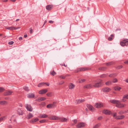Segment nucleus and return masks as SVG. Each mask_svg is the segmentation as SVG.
I'll list each match as a JSON object with an SVG mask.
<instances>
[{
  "instance_id": "obj_1",
  "label": "nucleus",
  "mask_w": 128,
  "mask_h": 128,
  "mask_svg": "<svg viewBox=\"0 0 128 128\" xmlns=\"http://www.w3.org/2000/svg\"><path fill=\"white\" fill-rule=\"evenodd\" d=\"M103 85L102 80L99 79L94 82L93 86L95 87L98 88L101 86Z\"/></svg>"
},
{
  "instance_id": "obj_2",
  "label": "nucleus",
  "mask_w": 128,
  "mask_h": 128,
  "mask_svg": "<svg viewBox=\"0 0 128 128\" xmlns=\"http://www.w3.org/2000/svg\"><path fill=\"white\" fill-rule=\"evenodd\" d=\"M90 70V68L86 67L84 68H80L77 69L76 70H74V72H79L83 71H85L89 70Z\"/></svg>"
},
{
  "instance_id": "obj_3",
  "label": "nucleus",
  "mask_w": 128,
  "mask_h": 128,
  "mask_svg": "<svg viewBox=\"0 0 128 128\" xmlns=\"http://www.w3.org/2000/svg\"><path fill=\"white\" fill-rule=\"evenodd\" d=\"M120 44L122 46L128 45V40H124L120 42Z\"/></svg>"
},
{
  "instance_id": "obj_4",
  "label": "nucleus",
  "mask_w": 128,
  "mask_h": 128,
  "mask_svg": "<svg viewBox=\"0 0 128 128\" xmlns=\"http://www.w3.org/2000/svg\"><path fill=\"white\" fill-rule=\"evenodd\" d=\"M56 103L55 102H53V104H50L46 106V107L48 108H54L56 106V105L54 104Z\"/></svg>"
},
{
  "instance_id": "obj_5",
  "label": "nucleus",
  "mask_w": 128,
  "mask_h": 128,
  "mask_svg": "<svg viewBox=\"0 0 128 128\" xmlns=\"http://www.w3.org/2000/svg\"><path fill=\"white\" fill-rule=\"evenodd\" d=\"M25 107L28 110L32 112V108L30 104H26L25 105Z\"/></svg>"
},
{
  "instance_id": "obj_6",
  "label": "nucleus",
  "mask_w": 128,
  "mask_h": 128,
  "mask_svg": "<svg viewBox=\"0 0 128 128\" xmlns=\"http://www.w3.org/2000/svg\"><path fill=\"white\" fill-rule=\"evenodd\" d=\"M103 113L106 114L110 115L112 114V112L108 110H104L102 111Z\"/></svg>"
},
{
  "instance_id": "obj_7",
  "label": "nucleus",
  "mask_w": 128,
  "mask_h": 128,
  "mask_svg": "<svg viewBox=\"0 0 128 128\" xmlns=\"http://www.w3.org/2000/svg\"><path fill=\"white\" fill-rule=\"evenodd\" d=\"M126 106V104H121L120 103V102L119 101V102L118 103L116 106L118 108H122Z\"/></svg>"
},
{
  "instance_id": "obj_8",
  "label": "nucleus",
  "mask_w": 128,
  "mask_h": 128,
  "mask_svg": "<svg viewBox=\"0 0 128 128\" xmlns=\"http://www.w3.org/2000/svg\"><path fill=\"white\" fill-rule=\"evenodd\" d=\"M85 126V124L83 122H80L76 126L78 128H81L84 127Z\"/></svg>"
},
{
  "instance_id": "obj_9",
  "label": "nucleus",
  "mask_w": 128,
  "mask_h": 128,
  "mask_svg": "<svg viewBox=\"0 0 128 128\" xmlns=\"http://www.w3.org/2000/svg\"><path fill=\"white\" fill-rule=\"evenodd\" d=\"M50 119L53 120H58V117L55 116H52L49 117Z\"/></svg>"
},
{
  "instance_id": "obj_10",
  "label": "nucleus",
  "mask_w": 128,
  "mask_h": 128,
  "mask_svg": "<svg viewBox=\"0 0 128 128\" xmlns=\"http://www.w3.org/2000/svg\"><path fill=\"white\" fill-rule=\"evenodd\" d=\"M103 104L102 103H96L95 104L94 106L97 108H99L103 106Z\"/></svg>"
},
{
  "instance_id": "obj_11",
  "label": "nucleus",
  "mask_w": 128,
  "mask_h": 128,
  "mask_svg": "<svg viewBox=\"0 0 128 128\" xmlns=\"http://www.w3.org/2000/svg\"><path fill=\"white\" fill-rule=\"evenodd\" d=\"M102 90L104 92H108L110 91L111 89L109 88L106 87L103 88Z\"/></svg>"
},
{
  "instance_id": "obj_12",
  "label": "nucleus",
  "mask_w": 128,
  "mask_h": 128,
  "mask_svg": "<svg viewBox=\"0 0 128 128\" xmlns=\"http://www.w3.org/2000/svg\"><path fill=\"white\" fill-rule=\"evenodd\" d=\"M48 91V90H47L45 89L44 90H40L39 92L38 93L39 94H45L46 92H47Z\"/></svg>"
},
{
  "instance_id": "obj_13",
  "label": "nucleus",
  "mask_w": 128,
  "mask_h": 128,
  "mask_svg": "<svg viewBox=\"0 0 128 128\" xmlns=\"http://www.w3.org/2000/svg\"><path fill=\"white\" fill-rule=\"evenodd\" d=\"M93 85L91 84H89L86 85L84 86V88L89 89L92 88L93 86Z\"/></svg>"
},
{
  "instance_id": "obj_14",
  "label": "nucleus",
  "mask_w": 128,
  "mask_h": 128,
  "mask_svg": "<svg viewBox=\"0 0 128 128\" xmlns=\"http://www.w3.org/2000/svg\"><path fill=\"white\" fill-rule=\"evenodd\" d=\"M126 99H128V94H126L124 95L122 99V102H124L126 100Z\"/></svg>"
},
{
  "instance_id": "obj_15",
  "label": "nucleus",
  "mask_w": 128,
  "mask_h": 128,
  "mask_svg": "<svg viewBox=\"0 0 128 128\" xmlns=\"http://www.w3.org/2000/svg\"><path fill=\"white\" fill-rule=\"evenodd\" d=\"M75 86L73 84L70 83L69 84L68 88L70 89H74L75 87Z\"/></svg>"
},
{
  "instance_id": "obj_16",
  "label": "nucleus",
  "mask_w": 128,
  "mask_h": 128,
  "mask_svg": "<svg viewBox=\"0 0 128 128\" xmlns=\"http://www.w3.org/2000/svg\"><path fill=\"white\" fill-rule=\"evenodd\" d=\"M12 93V91L10 90H8L5 92L4 94L5 96L10 95H11Z\"/></svg>"
},
{
  "instance_id": "obj_17",
  "label": "nucleus",
  "mask_w": 128,
  "mask_h": 128,
  "mask_svg": "<svg viewBox=\"0 0 128 128\" xmlns=\"http://www.w3.org/2000/svg\"><path fill=\"white\" fill-rule=\"evenodd\" d=\"M58 120H60L62 122H66L67 121L68 119L64 118L58 117Z\"/></svg>"
},
{
  "instance_id": "obj_18",
  "label": "nucleus",
  "mask_w": 128,
  "mask_h": 128,
  "mask_svg": "<svg viewBox=\"0 0 128 128\" xmlns=\"http://www.w3.org/2000/svg\"><path fill=\"white\" fill-rule=\"evenodd\" d=\"M119 100H111L110 102L114 104H116V105L119 102Z\"/></svg>"
},
{
  "instance_id": "obj_19",
  "label": "nucleus",
  "mask_w": 128,
  "mask_h": 128,
  "mask_svg": "<svg viewBox=\"0 0 128 128\" xmlns=\"http://www.w3.org/2000/svg\"><path fill=\"white\" fill-rule=\"evenodd\" d=\"M40 118H46L48 117V115L45 114H40L38 116Z\"/></svg>"
},
{
  "instance_id": "obj_20",
  "label": "nucleus",
  "mask_w": 128,
  "mask_h": 128,
  "mask_svg": "<svg viewBox=\"0 0 128 128\" xmlns=\"http://www.w3.org/2000/svg\"><path fill=\"white\" fill-rule=\"evenodd\" d=\"M34 97V94L32 93H30L28 94L27 97L29 98H33Z\"/></svg>"
},
{
  "instance_id": "obj_21",
  "label": "nucleus",
  "mask_w": 128,
  "mask_h": 128,
  "mask_svg": "<svg viewBox=\"0 0 128 128\" xmlns=\"http://www.w3.org/2000/svg\"><path fill=\"white\" fill-rule=\"evenodd\" d=\"M87 106L88 108L90 110L92 111L94 110V108L90 104H87Z\"/></svg>"
},
{
  "instance_id": "obj_22",
  "label": "nucleus",
  "mask_w": 128,
  "mask_h": 128,
  "mask_svg": "<svg viewBox=\"0 0 128 128\" xmlns=\"http://www.w3.org/2000/svg\"><path fill=\"white\" fill-rule=\"evenodd\" d=\"M39 119L36 118H34L30 120V122L31 123L34 122L38 121Z\"/></svg>"
},
{
  "instance_id": "obj_23",
  "label": "nucleus",
  "mask_w": 128,
  "mask_h": 128,
  "mask_svg": "<svg viewBox=\"0 0 128 128\" xmlns=\"http://www.w3.org/2000/svg\"><path fill=\"white\" fill-rule=\"evenodd\" d=\"M53 6L52 5H48L46 6V9L48 10H50L52 8Z\"/></svg>"
},
{
  "instance_id": "obj_24",
  "label": "nucleus",
  "mask_w": 128,
  "mask_h": 128,
  "mask_svg": "<svg viewBox=\"0 0 128 128\" xmlns=\"http://www.w3.org/2000/svg\"><path fill=\"white\" fill-rule=\"evenodd\" d=\"M46 98L44 97H41L40 98H39L38 99V102H40V101H42L44 100H46Z\"/></svg>"
},
{
  "instance_id": "obj_25",
  "label": "nucleus",
  "mask_w": 128,
  "mask_h": 128,
  "mask_svg": "<svg viewBox=\"0 0 128 128\" xmlns=\"http://www.w3.org/2000/svg\"><path fill=\"white\" fill-rule=\"evenodd\" d=\"M107 75L108 74H103L101 75L100 76V77L101 78H105L107 76Z\"/></svg>"
},
{
  "instance_id": "obj_26",
  "label": "nucleus",
  "mask_w": 128,
  "mask_h": 128,
  "mask_svg": "<svg viewBox=\"0 0 128 128\" xmlns=\"http://www.w3.org/2000/svg\"><path fill=\"white\" fill-rule=\"evenodd\" d=\"M121 89V88L118 86H116L114 88V89L116 90L119 91Z\"/></svg>"
},
{
  "instance_id": "obj_27",
  "label": "nucleus",
  "mask_w": 128,
  "mask_h": 128,
  "mask_svg": "<svg viewBox=\"0 0 128 128\" xmlns=\"http://www.w3.org/2000/svg\"><path fill=\"white\" fill-rule=\"evenodd\" d=\"M7 103V102L5 101H0V104L1 105H4L6 104Z\"/></svg>"
},
{
  "instance_id": "obj_28",
  "label": "nucleus",
  "mask_w": 128,
  "mask_h": 128,
  "mask_svg": "<svg viewBox=\"0 0 128 128\" xmlns=\"http://www.w3.org/2000/svg\"><path fill=\"white\" fill-rule=\"evenodd\" d=\"M114 64V62H110L108 63H106V64L107 66H110V65L113 64Z\"/></svg>"
},
{
  "instance_id": "obj_29",
  "label": "nucleus",
  "mask_w": 128,
  "mask_h": 128,
  "mask_svg": "<svg viewBox=\"0 0 128 128\" xmlns=\"http://www.w3.org/2000/svg\"><path fill=\"white\" fill-rule=\"evenodd\" d=\"M6 28L8 30H15V27H12V26H11V27H9Z\"/></svg>"
},
{
  "instance_id": "obj_30",
  "label": "nucleus",
  "mask_w": 128,
  "mask_h": 128,
  "mask_svg": "<svg viewBox=\"0 0 128 128\" xmlns=\"http://www.w3.org/2000/svg\"><path fill=\"white\" fill-rule=\"evenodd\" d=\"M107 68L105 67H102L98 68V69L100 70H105Z\"/></svg>"
},
{
  "instance_id": "obj_31",
  "label": "nucleus",
  "mask_w": 128,
  "mask_h": 128,
  "mask_svg": "<svg viewBox=\"0 0 128 128\" xmlns=\"http://www.w3.org/2000/svg\"><path fill=\"white\" fill-rule=\"evenodd\" d=\"M33 116V114L31 113H30L28 115V119H29Z\"/></svg>"
},
{
  "instance_id": "obj_32",
  "label": "nucleus",
  "mask_w": 128,
  "mask_h": 128,
  "mask_svg": "<svg viewBox=\"0 0 128 128\" xmlns=\"http://www.w3.org/2000/svg\"><path fill=\"white\" fill-rule=\"evenodd\" d=\"M6 116H3L2 117L0 118V122L2 121L3 120H4L6 119Z\"/></svg>"
},
{
  "instance_id": "obj_33",
  "label": "nucleus",
  "mask_w": 128,
  "mask_h": 128,
  "mask_svg": "<svg viewBox=\"0 0 128 128\" xmlns=\"http://www.w3.org/2000/svg\"><path fill=\"white\" fill-rule=\"evenodd\" d=\"M45 83L44 82H41L38 84V87L42 86H43V85H44V84H45Z\"/></svg>"
},
{
  "instance_id": "obj_34",
  "label": "nucleus",
  "mask_w": 128,
  "mask_h": 128,
  "mask_svg": "<svg viewBox=\"0 0 128 128\" xmlns=\"http://www.w3.org/2000/svg\"><path fill=\"white\" fill-rule=\"evenodd\" d=\"M84 101V99L82 100H79L77 102L78 104L82 102H83Z\"/></svg>"
},
{
  "instance_id": "obj_35",
  "label": "nucleus",
  "mask_w": 128,
  "mask_h": 128,
  "mask_svg": "<svg viewBox=\"0 0 128 128\" xmlns=\"http://www.w3.org/2000/svg\"><path fill=\"white\" fill-rule=\"evenodd\" d=\"M112 82L111 81H109L106 82V85H109L111 84Z\"/></svg>"
},
{
  "instance_id": "obj_36",
  "label": "nucleus",
  "mask_w": 128,
  "mask_h": 128,
  "mask_svg": "<svg viewBox=\"0 0 128 128\" xmlns=\"http://www.w3.org/2000/svg\"><path fill=\"white\" fill-rule=\"evenodd\" d=\"M46 120L45 119H43L42 120H40L39 122L40 123H43L46 122Z\"/></svg>"
},
{
  "instance_id": "obj_37",
  "label": "nucleus",
  "mask_w": 128,
  "mask_h": 128,
  "mask_svg": "<svg viewBox=\"0 0 128 128\" xmlns=\"http://www.w3.org/2000/svg\"><path fill=\"white\" fill-rule=\"evenodd\" d=\"M24 89L26 91H28L29 90L28 87L26 86L24 87Z\"/></svg>"
},
{
  "instance_id": "obj_38",
  "label": "nucleus",
  "mask_w": 128,
  "mask_h": 128,
  "mask_svg": "<svg viewBox=\"0 0 128 128\" xmlns=\"http://www.w3.org/2000/svg\"><path fill=\"white\" fill-rule=\"evenodd\" d=\"M67 76H68V75H66V76H64L63 75H60L59 76V77L62 79H64Z\"/></svg>"
},
{
  "instance_id": "obj_39",
  "label": "nucleus",
  "mask_w": 128,
  "mask_h": 128,
  "mask_svg": "<svg viewBox=\"0 0 128 128\" xmlns=\"http://www.w3.org/2000/svg\"><path fill=\"white\" fill-rule=\"evenodd\" d=\"M18 111L19 115H22V112L20 110H18Z\"/></svg>"
},
{
  "instance_id": "obj_40",
  "label": "nucleus",
  "mask_w": 128,
  "mask_h": 128,
  "mask_svg": "<svg viewBox=\"0 0 128 128\" xmlns=\"http://www.w3.org/2000/svg\"><path fill=\"white\" fill-rule=\"evenodd\" d=\"M116 76V74H111L109 75V76L110 77H112L114 76Z\"/></svg>"
},
{
  "instance_id": "obj_41",
  "label": "nucleus",
  "mask_w": 128,
  "mask_h": 128,
  "mask_svg": "<svg viewBox=\"0 0 128 128\" xmlns=\"http://www.w3.org/2000/svg\"><path fill=\"white\" fill-rule=\"evenodd\" d=\"M86 80L85 79H81L79 80V82L80 83H82L84 82Z\"/></svg>"
},
{
  "instance_id": "obj_42",
  "label": "nucleus",
  "mask_w": 128,
  "mask_h": 128,
  "mask_svg": "<svg viewBox=\"0 0 128 128\" xmlns=\"http://www.w3.org/2000/svg\"><path fill=\"white\" fill-rule=\"evenodd\" d=\"M126 112V111L124 112L123 110H121L118 112V114H124Z\"/></svg>"
},
{
  "instance_id": "obj_43",
  "label": "nucleus",
  "mask_w": 128,
  "mask_h": 128,
  "mask_svg": "<svg viewBox=\"0 0 128 128\" xmlns=\"http://www.w3.org/2000/svg\"><path fill=\"white\" fill-rule=\"evenodd\" d=\"M50 74H51L54 76L56 74V73L54 72V70H53L52 72H50Z\"/></svg>"
},
{
  "instance_id": "obj_44",
  "label": "nucleus",
  "mask_w": 128,
  "mask_h": 128,
  "mask_svg": "<svg viewBox=\"0 0 128 128\" xmlns=\"http://www.w3.org/2000/svg\"><path fill=\"white\" fill-rule=\"evenodd\" d=\"M122 67L123 66L122 65H120L118 66L116 68L117 69H119L122 68Z\"/></svg>"
},
{
  "instance_id": "obj_45",
  "label": "nucleus",
  "mask_w": 128,
  "mask_h": 128,
  "mask_svg": "<svg viewBox=\"0 0 128 128\" xmlns=\"http://www.w3.org/2000/svg\"><path fill=\"white\" fill-rule=\"evenodd\" d=\"M100 126V124H96L94 126L93 128H98Z\"/></svg>"
},
{
  "instance_id": "obj_46",
  "label": "nucleus",
  "mask_w": 128,
  "mask_h": 128,
  "mask_svg": "<svg viewBox=\"0 0 128 128\" xmlns=\"http://www.w3.org/2000/svg\"><path fill=\"white\" fill-rule=\"evenodd\" d=\"M120 119H122L125 118V116L124 115H121L120 116Z\"/></svg>"
},
{
  "instance_id": "obj_47",
  "label": "nucleus",
  "mask_w": 128,
  "mask_h": 128,
  "mask_svg": "<svg viewBox=\"0 0 128 128\" xmlns=\"http://www.w3.org/2000/svg\"><path fill=\"white\" fill-rule=\"evenodd\" d=\"M112 115L113 117H115L116 116L117 114L116 112H114L113 113H112V114H111Z\"/></svg>"
},
{
  "instance_id": "obj_48",
  "label": "nucleus",
  "mask_w": 128,
  "mask_h": 128,
  "mask_svg": "<svg viewBox=\"0 0 128 128\" xmlns=\"http://www.w3.org/2000/svg\"><path fill=\"white\" fill-rule=\"evenodd\" d=\"M117 80L116 78L114 79L113 80V82L115 83L117 82Z\"/></svg>"
},
{
  "instance_id": "obj_49",
  "label": "nucleus",
  "mask_w": 128,
  "mask_h": 128,
  "mask_svg": "<svg viewBox=\"0 0 128 128\" xmlns=\"http://www.w3.org/2000/svg\"><path fill=\"white\" fill-rule=\"evenodd\" d=\"M115 118L116 120L120 119V116H116Z\"/></svg>"
},
{
  "instance_id": "obj_50",
  "label": "nucleus",
  "mask_w": 128,
  "mask_h": 128,
  "mask_svg": "<svg viewBox=\"0 0 128 128\" xmlns=\"http://www.w3.org/2000/svg\"><path fill=\"white\" fill-rule=\"evenodd\" d=\"M14 43V42L12 41L9 42L8 44L10 45H12Z\"/></svg>"
},
{
  "instance_id": "obj_51",
  "label": "nucleus",
  "mask_w": 128,
  "mask_h": 128,
  "mask_svg": "<svg viewBox=\"0 0 128 128\" xmlns=\"http://www.w3.org/2000/svg\"><path fill=\"white\" fill-rule=\"evenodd\" d=\"M64 81H62L59 82V84L60 85L64 83Z\"/></svg>"
},
{
  "instance_id": "obj_52",
  "label": "nucleus",
  "mask_w": 128,
  "mask_h": 128,
  "mask_svg": "<svg viewBox=\"0 0 128 128\" xmlns=\"http://www.w3.org/2000/svg\"><path fill=\"white\" fill-rule=\"evenodd\" d=\"M4 90V88H0V92H2Z\"/></svg>"
},
{
  "instance_id": "obj_53",
  "label": "nucleus",
  "mask_w": 128,
  "mask_h": 128,
  "mask_svg": "<svg viewBox=\"0 0 128 128\" xmlns=\"http://www.w3.org/2000/svg\"><path fill=\"white\" fill-rule=\"evenodd\" d=\"M112 38L111 37H109L108 38V40L110 41H111L112 40Z\"/></svg>"
},
{
  "instance_id": "obj_54",
  "label": "nucleus",
  "mask_w": 128,
  "mask_h": 128,
  "mask_svg": "<svg viewBox=\"0 0 128 128\" xmlns=\"http://www.w3.org/2000/svg\"><path fill=\"white\" fill-rule=\"evenodd\" d=\"M51 94V92H49L46 95L48 96H50Z\"/></svg>"
},
{
  "instance_id": "obj_55",
  "label": "nucleus",
  "mask_w": 128,
  "mask_h": 128,
  "mask_svg": "<svg viewBox=\"0 0 128 128\" xmlns=\"http://www.w3.org/2000/svg\"><path fill=\"white\" fill-rule=\"evenodd\" d=\"M77 120L76 119H75L74 120V122L75 124H76L77 122Z\"/></svg>"
},
{
  "instance_id": "obj_56",
  "label": "nucleus",
  "mask_w": 128,
  "mask_h": 128,
  "mask_svg": "<svg viewBox=\"0 0 128 128\" xmlns=\"http://www.w3.org/2000/svg\"><path fill=\"white\" fill-rule=\"evenodd\" d=\"M30 34H32V28H30Z\"/></svg>"
},
{
  "instance_id": "obj_57",
  "label": "nucleus",
  "mask_w": 128,
  "mask_h": 128,
  "mask_svg": "<svg viewBox=\"0 0 128 128\" xmlns=\"http://www.w3.org/2000/svg\"><path fill=\"white\" fill-rule=\"evenodd\" d=\"M124 121H122V122H120V124H124Z\"/></svg>"
},
{
  "instance_id": "obj_58",
  "label": "nucleus",
  "mask_w": 128,
  "mask_h": 128,
  "mask_svg": "<svg viewBox=\"0 0 128 128\" xmlns=\"http://www.w3.org/2000/svg\"><path fill=\"white\" fill-rule=\"evenodd\" d=\"M54 22V21L52 20H50L49 21V22L50 23H52Z\"/></svg>"
},
{
  "instance_id": "obj_59",
  "label": "nucleus",
  "mask_w": 128,
  "mask_h": 128,
  "mask_svg": "<svg viewBox=\"0 0 128 128\" xmlns=\"http://www.w3.org/2000/svg\"><path fill=\"white\" fill-rule=\"evenodd\" d=\"M21 27H17V28H16V27H15V30H16L19 29Z\"/></svg>"
},
{
  "instance_id": "obj_60",
  "label": "nucleus",
  "mask_w": 128,
  "mask_h": 128,
  "mask_svg": "<svg viewBox=\"0 0 128 128\" xmlns=\"http://www.w3.org/2000/svg\"><path fill=\"white\" fill-rule=\"evenodd\" d=\"M124 63L126 64H128V60L126 61H125Z\"/></svg>"
},
{
  "instance_id": "obj_61",
  "label": "nucleus",
  "mask_w": 128,
  "mask_h": 128,
  "mask_svg": "<svg viewBox=\"0 0 128 128\" xmlns=\"http://www.w3.org/2000/svg\"><path fill=\"white\" fill-rule=\"evenodd\" d=\"M19 40H22V37H20L19 38Z\"/></svg>"
},
{
  "instance_id": "obj_62",
  "label": "nucleus",
  "mask_w": 128,
  "mask_h": 128,
  "mask_svg": "<svg viewBox=\"0 0 128 128\" xmlns=\"http://www.w3.org/2000/svg\"><path fill=\"white\" fill-rule=\"evenodd\" d=\"M102 118V117L100 116V117H98V120H99L101 119Z\"/></svg>"
},
{
  "instance_id": "obj_63",
  "label": "nucleus",
  "mask_w": 128,
  "mask_h": 128,
  "mask_svg": "<svg viewBox=\"0 0 128 128\" xmlns=\"http://www.w3.org/2000/svg\"><path fill=\"white\" fill-rule=\"evenodd\" d=\"M45 84H46L47 86H48L50 84L48 83H45Z\"/></svg>"
},
{
  "instance_id": "obj_64",
  "label": "nucleus",
  "mask_w": 128,
  "mask_h": 128,
  "mask_svg": "<svg viewBox=\"0 0 128 128\" xmlns=\"http://www.w3.org/2000/svg\"><path fill=\"white\" fill-rule=\"evenodd\" d=\"M8 127L9 128H12V126L11 125H9L8 126Z\"/></svg>"
}]
</instances>
